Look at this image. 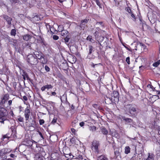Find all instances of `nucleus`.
Listing matches in <instances>:
<instances>
[{
  "mask_svg": "<svg viewBox=\"0 0 160 160\" xmlns=\"http://www.w3.org/2000/svg\"><path fill=\"white\" fill-rule=\"evenodd\" d=\"M126 108L128 110L129 113L132 116L137 114L138 108L136 106L132 104H129L126 106Z\"/></svg>",
  "mask_w": 160,
  "mask_h": 160,
  "instance_id": "1",
  "label": "nucleus"
},
{
  "mask_svg": "<svg viewBox=\"0 0 160 160\" xmlns=\"http://www.w3.org/2000/svg\"><path fill=\"white\" fill-rule=\"evenodd\" d=\"M27 60L28 62L32 65H35L38 63L37 59L32 54L28 55Z\"/></svg>",
  "mask_w": 160,
  "mask_h": 160,
  "instance_id": "2",
  "label": "nucleus"
},
{
  "mask_svg": "<svg viewBox=\"0 0 160 160\" xmlns=\"http://www.w3.org/2000/svg\"><path fill=\"white\" fill-rule=\"evenodd\" d=\"M108 93L111 95L112 100L115 102L118 100L119 93L117 91H109Z\"/></svg>",
  "mask_w": 160,
  "mask_h": 160,
  "instance_id": "3",
  "label": "nucleus"
},
{
  "mask_svg": "<svg viewBox=\"0 0 160 160\" xmlns=\"http://www.w3.org/2000/svg\"><path fill=\"white\" fill-rule=\"evenodd\" d=\"M100 143L99 141L96 140H94L92 142L91 148L92 150L98 153L99 152L98 147L99 146Z\"/></svg>",
  "mask_w": 160,
  "mask_h": 160,
  "instance_id": "4",
  "label": "nucleus"
},
{
  "mask_svg": "<svg viewBox=\"0 0 160 160\" xmlns=\"http://www.w3.org/2000/svg\"><path fill=\"white\" fill-rule=\"evenodd\" d=\"M8 112L7 110L4 108L0 106V117L5 118L7 120V119Z\"/></svg>",
  "mask_w": 160,
  "mask_h": 160,
  "instance_id": "5",
  "label": "nucleus"
},
{
  "mask_svg": "<svg viewBox=\"0 0 160 160\" xmlns=\"http://www.w3.org/2000/svg\"><path fill=\"white\" fill-rule=\"evenodd\" d=\"M122 151V148H118L114 149L115 157L116 158H117L118 157L121 158V153Z\"/></svg>",
  "mask_w": 160,
  "mask_h": 160,
  "instance_id": "6",
  "label": "nucleus"
},
{
  "mask_svg": "<svg viewBox=\"0 0 160 160\" xmlns=\"http://www.w3.org/2000/svg\"><path fill=\"white\" fill-rule=\"evenodd\" d=\"M89 52L88 55V58L89 59H93L95 58V56H91V54L94 51V49L93 47L92 46H89Z\"/></svg>",
  "mask_w": 160,
  "mask_h": 160,
  "instance_id": "7",
  "label": "nucleus"
},
{
  "mask_svg": "<svg viewBox=\"0 0 160 160\" xmlns=\"http://www.w3.org/2000/svg\"><path fill=\"white\" fill-rule=\"evenodd\" d=\"M30 114V110L27 107L24 110V116L26 121H27L29 118Z\"/></svg>",
  "mask_w": 160,
  "mask_h": 160,
  "instance_id": "8",
  "label": "nucleus"
},
{
  "mask_svg": "<svg viewBox=\"0 0 160 160\" xmlns=\"http://www.w3.org/2000/svg\"><path fill=\"white\" fill-rule=\"evenodd\" d=\"M35 57L37 59H42V53L40 52L35 51L34 53Z\"/></svg>",
  "mask_w": 160,
  "mask_h": 160,
  "instance_id": "9",
  "label": "nucleus"
},
{
  "mask_svg": "<svg viewBox=\"0 0 160 160\" xmlns=\"http://www.w3.org/2000/svg\"><path fill=\"white\" fill-rule=\"evenodd\" d=\"M3 18L7 22L8 24L10 25L11 24V21L12 19L11 18L7 15H4L3 16Z\"/></svg>",
  "mask_w": 160,
  "mask_h": 160,
  "instance_id": "10",
  "label": "nucleus"
},
{
  "mask_svg": "<svg viewBox=\"0 0 160 160\" xmlns=\"http://www.w3.org/2000/svg\"><path fill=\"white\" fill-rule=\"evenodd\" d=\"M8 94H6L5 95L0 103H2V104H4L5 102V101L8 99Z\"/></svg>",
  "mask_w": 160,
  "mask_h": 160,
  "instance_id": "11",
  "label": "nucleus"
},
{
  "mask_svg": "<svg viewBox=\"0 0 160 160\" xmlns=\"http://www.w3.org/2000/svg\"><path fill=\"white\" fill-rule=\"evenodd\" d=\"M36 160H44V157L39 154H37L36 155L35 157Z\"/></svg>",
  "mask_w": 160,
  "mask_h": 160,
  "instance_id": "12",
  "label": "nucleus"
},
{
  "mask_svg": "<svg viewBox=\"0 0 160 160\" xmlns=\"http://www.w3.org/2000/svg\"><path fill=\"white\" fill-rule=\"evenodd\" d=\"M64 156L66 158H68V156H67L66 155H68V153L70 152V150L69 148H67L65 149H64L63 151Z\"/></svg>",
  "mask_w": 160,
  "mask_h": 160,
  "instance_id": "13",
  "label": "nucleus"
},
{
  "mask_svg": "<svg viewBox=\"0 0 160 160\" xmlns=\"http://www.w3.org/2000/svg\"><path fill=\"white\" fill-rule=\"evenodd\" d=\"M52 86L51 85H46L42 87L41 89V90H45L46 89H52Z\"/></svg>",
  "mask_w": 160,
  "mask_h": 160,
  "instance_id": "14",
  "label": "nucleus"
},
{
  "mask_svg": "<svg viewBox=\"0 0 160 160\" xmlns=\"http://www.w3.org/2000/svg\"><path fill=\"white\" fill-rule=\"evenodd\" d=\"M27 145L30 146L32 148L33 146V141H31L30 140H27L26 141Z\"/></svg>",
  "mask_w": 160,
  "mask_h": 160,
  "instance_id": "15",
  "label": "nucleus"
},
{
  "mask_svg": "<svg viewBox=\"0 0 160 160\" xmlns=\"http://www.w3.org/2000/svg\"><path fill=\"white\" fill-rule=\"evenodd\" d=\"M122 119L123 120H124L127 122L128 123H131L133 121V120L132 119L128 118H126L124 117L122 118Z\"/></svg>",
  "mask_w": 160,
  "mask_h": 160,
  "instance_id": "16",
  "label": "nucleus"
},
{
  "mask_svg": "<svg viewBox=\"0 0 160 160\" xmlns=\"http://www.w3.org/2000/svg\"><path fill=\"white\" fill-rule=\"evenodd\" d=\"M61 32V35L62 36L64 37L68 36V31L63 30Z\"/></svg>",
  "mask_w": 160,
  "mask_h": 160,
  "instance_id": "17",
  "label": "nucleus"
},
{
  "mask_svg": "<svg viewBox=\"0 0 160 160\" xmlns=\"http://www.w3.org/2000/svg\"><path fill=\"white\" fill-rule=\"evenodd\" d=\"M31 38L30 35L28 34H26L23 36V39L26 41H28Z\"/></svg>",
  "mask_w": 160,
  "mask_h": 160,
  "instance_id": "18",
  "label": "nucleus"
},
{
  "mask_svg": "<svg viewBox=\"0 0 160 160\" xmlns=\"http://www.w3.org/2000/svg\"><path fill=\"white\" fill-rule=\"evenodd\" d=\"M131 149L129 146H126L125 148L124 152L126 154H128L130 152Z\"/></svg>",
  "mask_w": 160,
  "mask_h": 160,
  "instance_id": "19",
  "label": "nucleus"
},
{
  "mask_svg": "<svg viewBox=\"0 0 160 160\" xmlns=\"http://www.w3.org/2000/svg\"><path fill=\"white\" fill-rule=\"evenodd\" d=\"M88 19H85L84 20H81V23L80 25V27H82V26H84L83 25V23H84L85 24H87L88 21Z\"/></svg>",
  "mask_w": 160,
  "mask_h": 160,
  "instance_id": "20",
  "label": "nucleus"
},
{
  "mask_svg": "<svg viewBox=\"0 0 160 160\" xmlns=\"http://www.w3.org/2000/svg\"><path fill=\"white\" fill-rule=\"evenodd\" d=\"M98 160H108V159L104 155H102L98 157Z\"/></svg>",
  "mask_w": 160,
  "mask_h": 160,
  "instance_id": "21",
  "label": "nucleus"
},
{
  "mask_svg": "<svg viewBox=\"0 0 160 160\" xmlns=\"http://www.w3.org/2000/svg\"><path fill=\"white\" fill-rule=\"evenodd\" d=\"M154 155L153 154H150L149 153V155L148 158L147 159V160H153L154 159Z\"/></svg>",
  "mask_w": 160,
  "mask_h": 160,
  "instance_id": "22",
  "label": "nucleus"
},
{
  "mask_svg": "<svg viewBox=\"0 0 160 160\" xmlns=\"http://www.w3.org/2000/svg\"><path fill=\"white\" fill-rule=\"evenodd\" d=\"M101 132L104 135H107L108 133V130L105 128H103L101 129Z\"/></svg>",
  "mask_w": 160,
  "mask_h": 160,
  "instance_id": "23",
  "label": "nucleus"
},
{
  "mask_svg": "<svg viewBox=\"0 0 160 160\" xmlns=\"http://www.w3.org/2000/svg\"><path fill=\"white\" fill-rule=\"evenodd\" d=\"M89 129L92 132L95 131L96 130V127L94 126H91L89 127Z\"/></svg>",
  "mask_w": 160,
  "mask_h": 160,
  "instance_id": "24",
  "label": "nucleus"
},
{
  "mask_svg": "<svg viewBox=\"0 0 160 160\" xmlns=\"http://www.w3.org/2000/svg\"><path fill=\"white\" fill-rule=\"evenodd\" d=\"M3 149L5 154L10 152L11 151V150L9 148H3Z\"/></svg>",
  "mask_w": 160,
  "mask_h": 160,
  "instance_id": "25",
  "label": "nucleus"
},
{
  "mask_svg": "<svg viewBox=\"0 0 160 160\" xmlns=\"http://www.w3.org/2000/svg\"><path fill=\"white\" fill-rule=\"evenodd\" d=\"M22 76L23 77V79L24 80H25L26 78H27V79H28L29 78L28 75L26 73H24L22 75Z\"/></svg>",
  "mask_w": 160,
  "mask_h": 160,
  "instance_id": "26",
  "label": "nucleus"
},
{
  "mask_svg": "<svg viewBox=\"0 0 160 160\" xmlns=\"http://www.w3.org/2000/svg\"><path fill=\"white\" fill-rule=\"evenodd\" d=\"M57 118V117H54L51 122V123L52 124H55L56 123Z\"/></svg>",
  "mask_w": 160,
  "mask_h": 160,
  "instance_id": "27",
  "label": "nucleus"
},
{
  "mask_svg": "<svg viewBox=\"0 0 160 160\" xmlns=\"http://www.w3.org/2000/svg\"><path fill=\"white\" fill-rule=\"evenodd\" d=\"M16 31L15 29H12L11 32V35L12 36H15L16 34Z\"/></svg>",
  "mask_w": 160,
  "mask_h": 160,
  "instance_id": "28",
  "label": "nucleus"
},
{
  "mask_svg": "<svg viewBox=\"0 0 160 160\" xmlns=\"http://www.w3.org/2000/svg\"><path fill=\"white\" fill-rule=\"evenodd\" d=\"M160 64V61H157V62H156L153 63V66L155 67H157Z\"/></svg>",
  "mask_w": 160,
  "mask_h": 160,
  "instance_id": "29",
  "label": "nucleus"
},
{
  "mask_svg": "<svg viewBox=\"0 0 160 160\" xmlns=\"http://www.w3.org/2000/svg\"><path fill=\"white\" fill-rule=\"evenodd\" d=\"M5 154L3 149L0 150V157L4 156Z\"/></svg>",
  "mask_w": 160,
  "mask_h": 160,
  "instance_id": "30",
  "label": "nucleus"
},
{
  "mask_svg": "<svg viewBox=\"0 0 160 160\" xmlns=\"http://www.w3.org/2000/svg\"><path fill=\"white\" fill-rule=\"evenodd\" d=\"M42 63L44 64L47 63V59H45L43 57H42V59H41Z\"/></svg>",
  "mask_w": 160,
  "mask_h": 160,
  "instance_id": "31",
  "label": "nucleus"
},
{
  "mask_svg": "<svg viewBox=\"0 0 160 160\" xmlns=\"http://www.w3.org/2000/svg\"><path fill=\"white\" fill-rule=\"evenodd\" d=\"M63 27L62 25H59L58 26V30L59 32H61L63 30Z\"/></svg>",
  "mask_w": 160,
  "mask_h": 160,
  "instance_id": "32",
  "label": "nucleus"
},
{
  "mask_svg": "<svg viewBox=\"0 0 160 160\" xmlns=\"http://www.w3.org/2000/svg\"><path fill=\"white\" fill-rule=\"evenodd\" d=\"M33 20H34L36 21H38L40 20V18L38 16H35L33 18Z\"/></svg>",
  "mask_w": 160,
  "mask_h": 160,
  "instance_id": "33",
  "label": "nucleus"
},
{
  "mask_svg": "<svg viewBox=\"0 0 160 160\" xmlns=\"http://www.w3.org/2000/svg\"><path fill=\"white\" fill-rule=\"evenodd\" d=\"M87 40H89L91 42H92L93 40L92 38V37L91 36H89L87 38Z\"/></svg>",
  "mask_w": 160,
  "mask_h": 160,
  "instance_id": "34",
  "label": "nucleus"
},
{
  "mask_svg": "<svg viewBox=\"0 0 160 160\" xmlns=\"http://www.w3.org/2000/svg\"><path fill=\"white\" fill-rule=\"evenodd\" d=\"M6 120H6L5 118H2L0 117V122L1 123H2L4 124V121Z\"/></svg>",
  "mask_w": 160,
  "mask_h": 160,
  "instance_id": "35",
  "label": "nucleus"
},
{
  "mask_svg": "<svg viewBox=\"0 0 160 160\" xmlns=\"http://www.w3.org/2000/svg\"><path fill=\"white\" fill-rule=\"evenodd\" d=\"M126 10L130 14L132 13L131 10L129 7H128L126 8Z\"/></svg>",
  "mask_w": 160,
  "mask_h": 160,
  "instance_id": "36",
  "label": "nucleus"
},
{
  "mask_svg": "<svg viewBox=\"0 0 160 160\" xmlns=\"http://www.w3.org/2000/svg\"><path fill=\"white\" fill-rule=\"evenodd\" d=\"M98 34H99L97 30H96L95 31V32H94V35L95 36L96 38H98Z\"/></svg>",
  "mask_w": 160,
  "mask_h": 160,
  "instance_id": "37",
  "label": "nucleus"
},
{
  "mask_svg": "<svg viewBox=\"0 0 160 160\" xmlns=\"http://www.w3.org/2000/svg\"><path fill=\"white\" fill-rule=\"evenodd\" d=\"M70 39V38L69 37H68V36L66 37V38L64 39V40L65 42L67 43L68 42Z\"/></svg>",
  "mask_w": 160,
  "mask_h": 160,
  "instance_id": "38",
  "label": "nucleus"
},
{
  "mask_svg": "<svg viewBox=\"0 0 160 160\" xmlns=\"http://www.w3.org/2000/svg\"><path fill=\"white\" fill-rule=\"evenodd\" d=\"M39 122L40 125H42L44 123V121L43 119H40Z\"/></svg>",
  "mask_w": 160,
  "mask_h": 160,
  "instance_id": "39",
  "label": "nucleus"
},
{
  "mask_svg": "<svg viewBox=\"0 0 160 160\" xmlns=\"http://www.w3.org/2000/svg\"><path fill=\"white\" fill-rule=\"evenodd\" d=\"M10 137V136H8V134H6V135H5L3 136V139L5 138H9Z\"/></svg>",
  "mask_w": 160,
  "mask_h": 160,
  "instance_id": "40",
  "label": "nucleus"
},
{
  "mask_svg": "<svg viewBox=\"0 0 160 160\" xmlns=\"http://www.w3.org/2000/svg\"><path fill=\"white\" fill-rule=\"evenodd\" d=\"M45 70L47 72H49L50 71V69L47 66H45Z\"/></svg>",
  "mask_w": 160,
  "mask_h": 160,
  "instance_id": "41",
  "label": "nucleus"
},
{
  "mask_svg": "<svg viewBox=\"0 0 160 160\" xmlns=\"http://www.w3.org/2000/svg\"><path fill=\"white\" fill-rule=\"evenodd\" d=\"M147 89H153V87L151 85L149 84L147 86Z\"/></svg>",
  "mask_w": 160,
  "mask_h": 160,
  "instance_id": "42",
  "label": "nucleus"
},
{
  "mask_svg": "<svg viewBox=\"0 0 160 160\" xmlns=\"http://www.w3.org/2000/svg\"><path fill=\"white\" fill-rule=\"evenodd\" d=\"M58 38V37L56 35H54L53 36V38L55 40H57Z\"/></svg>",
  "mask_w": 160,
  "mask_h": 160,
  "instance_id": "43",
  "label": "nucleus"
},
{
  "mask_svg": "<svg viewBox=\"0 0 160 160\" xmlns=\"http://www.w3.org/2000/svg\"><path fill=\"white\" fill-rule=\"evenodd\" d=\"M126 61L128 64H130V58L129 57H128L126 58Z\"/></svg>",
  "mask_w": 160,
  "mask_h": 160,
  "instance_id": "44",
  "label": "nucleus"
},
{
  "mask_svg": "<svg viewBox=\"0 0 160 160\" xmlns=\"http://www.w3.org/2000/svg\"><path fill=\"white\" fill-rule=\"evenodd\" d=\"M18 120L19 122H23V118H22V117H20L19 118H18Z\"/></svg>",
  "mask_w": 160,
  "mask_h": 160,
  "instance_id": "45",
  "label": "nucleus"
},
{
  "mask_svg": "<svg viewBox=\"0 0 160 160\" xmlns=\"http://www.w3.org/2000/svg\"><path fill=\"white\" fill-rule=\"evenodd\" d=\"M10 156L11 158H15L17 157L16 156L13 154H10Z\"/></svg>",
  "mask_w": 160,
  "mask_h": 160,
  "instance_id": "46",
  "label": "nucleus"
},
{
  "mask_svg": "<svg viewBox=\"0 0 160 160\" xmlns=\"http://www.w3.org/2000/svg\"><path fill=\"white\" fill-rule=\"evenodd\" d=\"M38 134H39L40 135V136H41V138H42V139H44V138H43V137L42 135V133L40 132H39V131H38Z\"/></svg>",
  "mask_w": 160,
  "mask_h": 160,
  "instance_id": "47",
  "label": "nucleus"
},
{
  "mask_svg": "<svg viewBox=\"0 0 160 160\" xmlns=\"http://www.w3.org/2000/svg\"><path fill=\"white\" fill-rule=\"evenodd\" d=\"M132 17L133 18V20L135 21L136 20L135 16L132 12L130 13Z\"/></svg>",
  "mask_w": 160,
  "mask_h": 160,
  "instance_id": "48",
  "label": "nucleus"
},
{
  "mask_svg": "<svg viewBox=\"0 0 160 160\" xmlns=\"http://www.w3.org/2000/svg\"><path fill=\"white\" fill-rule=\"evenodd\" d=\"M94 1H96L97 4L99 7H100V4L99 1L98 0H95Z\"/></svg>",
  "mask_w": 160,
  "mask_h": 160,
  "instance_id": "49",
  "label": "nucleus"
},
{
  "mask_svg": "<svg viewBox=\"0 0 160 160\" xmlns=\"http://www.w3.org/2000/svg\"><path fill=\"white\" fill-rule=\"evenodd\" d=\"M33 146L34 147H32V148H34V147H37V144H36V142H35V141H33Z\"/></svg>",
  "mask_w": 160,
  "mask_h": 160,
  "instance_id": "50",
  "label": "nucleus"
},
{
  "mask_svg": "<svg viewBox=\"0 0 160 160\" xmlns=\"http://www.w3.org/2000/svg\"><path fill=\"white\" fill-rule=\"evenodd\" d=\"M79 158L81 160H86V159L83 158L82 156H79Z\"/></svg>",
  "mask_w": 160,
  "mask_h": 160,
  "instance_id": "51",
  "label": "nucleus"
},
{
  "mask_svg": "<svg viewBox=\"0 0 160 160\" xmlns=\"http://www.w3.org/2000/svg\"><path fill=\"white\" fill-rule=\"evenodd\" d=\"M36 1L35 0H32V5H34L36 3Z\"/></svg>",
  "mask_w": 160,
  "mask_h": 160,
  "instance_id": "52",
  "label": "nucleus"
},
{
  "mask_svg": "<svg viewBox=\"0 0 160 160\" xmlns=\"http://www.w3.org/2000/svg\"><path fill=\"white\" fill-rule=\"evenodd\" d=\"M68 155L69 156V157H70L69 158H72L73 157V156L72 155L71 153L70 152L68 153Z\"/></svg>",
  "mask_w": 160,
  "mask_h": 160,
  "instance_id": "53",
  "label": "nucleus"
},
{
  "mask_svg": "<svg viewBox=\"0 0 160 160\" xmlns=\"http://www.w3.org/2000/svg\"><path fill=\"white\" fill-rule=\"evenodd\" d=\"M85 124V123L84 122H82L79 123V125L81 127L83 126Z\"/></svg>",
  "mask_w": 160,
  "mask_h": 160,
  "instance_id": "54",
  "label": "nucleus"
},
{
  "mask_svg": "<svg viewBox=\"0 0 160 160\" xmlns=\"http://www.w3.org/2000/svg\"><path fill=\"white\" fill-rule=\"evenodd\" d=\"M92 106L95 108H98V105L97 104H93L92 105Z\"/></svg>",
  "mask_w": 160,
  "mask_h": 160,
  "instance_id": "55",
  "label": "nucleus"
},
{
  "mask_svg": "<svg viewBox=\"0 0 160 160\" xmlns=\"http://www.w3.org/2000/svg\"><path fill=\"white\" fill-rule=\"evenodd\" d=\"M71 132L73 133H75L76 130L75 129H74L73 128H71Z\"/></svg>",
  "mask_w": 160,
  "mask_h": 160,
  "instance_id": "56",
  "label": "nucleus"
},
{
  "mask_svg": "<svg viewBox=\"0 0 160 160\" xmlns=\"http://www.w3.org/2000/svg\"><path fill=\"white\" fill-rule=\"evenodd\" d=\"M83 25L84 26H82V27H80L81 28H82L83 29H84V28L86 26V24L84 23H83Z\"/></svg>",
  "mask_w": 160,
  "mask_h": 160,
  "instance_id": "57",
  "label": "nucleus"
},
{
  "mask_svg": "<svg viewBox=\"0 0 160 160\" xmlns=\"http://www.w3.org/2000/svg\"><path fill=\"white\" fill-rule=\"evenodd\" d=\"M23 98V99L25 101H27L28 100V98L26 96H24Z\"/></svg>",
  "mask_w": 160,
  "mask_h": 160,
  "instance_id": "58",
  "label": "nucleus"
},
{
  "mask_svg": "<svg viewBox=\"0 0 160 160\" xmlns=\"http://www.w3.org/2000/svg\"><path fill=\"white\" fill-rule=\"evenodd\" d=\"M12 103V101L11 100H10L8 102V103L9 105H10Z\"/></svg>",
  "mask_w": 160,
  "mask_h": 160,
  "instance_id": "59",
  "label": "nucleus"
},
{
  "mask_svg": "<svg viewBox=\"0 0 160 160\" xmlns=\"http://www.w3.org/2000/svg\"><path fill=\"white\" fill-rule=\"evenodd\" d=\"M22 108L21 106L19 107V112H21L22 111Z\"/></svg>",
  "mask_w": 160,
  "mask_h": 160,
  "instance_id": "60",
  "label": "nucleus"
},
{
  "mask_svg": "<svg viewBox=\"0 0 160 160\" xmlns=\"http://www.w3.org/2000/svg\"><path fill=\"white\" fill-rule=\"evenodd\" d=\"M123 46L125 48H126L127 49V50H128L129 51H131L128 48L125 46V45L123 44Z\"/></svg>",
  "mask_w": 160,
  "mask_h": 160,
  "instance_id": "61",
  "label": "nucleus"
},
{
  "mask_svg": "<svg viewBox=\"0 0 160 160\" xmlns=\"http://www.w3.org/2000/svg\"><path fill=\"white\" fill-rule=\"evenodd\" d=\"M56 94V93L54 92H52V95L55 96V95Z\"/></svg>",
  "mask_w": 160,
  "mask_h": 160,
  "instance_id": "62",
  "label": "nucleus"
},
{
  "mask_svg": "<svg viewBox=\"0 0 160 160\" xmlns=\"http://www.w3.org/2000/svg\"><path fill=\"white\" fill-rule=\"evenodd\" d=\"M157 92H158V96L159 97L158 95L160 96V91H156Z\"/></svg>",
  "mask_w": 160,
  "mask_h": 160,
  "instance_id": "63",
  "label": "nucleus"
},
{
  "mask_svg": "<svg viewBox=\"0 0 160 160\" xmlns=\"http://www.w3.org/2000/svg\"><path fill=\"white\" fill-rule=\"evenodd\" d=\"M130 160H136V158L134 157H132L131 159Z\"/></svg>",
  "mask_w": 160,
  "mask_h": 160,
  "instance_id": "64",
  "label": "nucleus"
}]
</instances>
